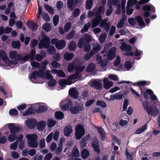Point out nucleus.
Here are the masks:
<instances>
[{
	"label": "nucleus",
	"mask_w": 160,
	"mask_h": 160,
	"mask_svg": "<svg viewBox=\"0 0 160 160\" xmlns=\"http://www.w3.org/2000/svg\"><path fill=\"white\" fill-rule=\"evenodd\" d=\"M142 104L144 109L148 115L151 114L152 116L156 117L159 114V112L157 107L154 105L148 107V102L147 101H143Z\"/></svg>",
	"instance_id": "1"
},
{
	"label": "nucleus",
	"mask_w": 160,
	"mask_h": 160,
	"mask_svg": "<svg viewBox=\"0 0 160 160\" xmlns=\"http://www.w3.org/2000/svg\"><path fill=\"white\" fill-rule=\"evenodd\" d=\"M26 138L28 140V144L29 146L32 148H36L38 145V142L37 141L38 136L37 134L32 133L28 134Z\"/></svg>",
	"instance_id": "2"
},
{
	"label": "nucleus",
	"mask_w": 160,
	"mask_h": 160,
	"mask_svg": "<svg viewBox=\"0 0 160 160\" xmlns=\"http://www.w3.org/2000/svg\"><path fill=\"white\" fill-rule=\"evenodd\" d=\"M42 38L40 41L38 45V48L40 49L44 48H48L50 45V38L46 35L42 34Z\"/></svg>",
	"instance_id": "3"
},
{
	"label": "nucleus",
	"mask_w": 160,
	"mask_h": 160,
	"mask_svg": "<svg viewBox=\"0 0 160 160\" xmlns=\"http://www.w3.org/2000/svg\"><path fill=\"white\" fill-rule=\"evenodd\" d=\"M36 53V51L35 49H32L31 50L29 54H26V55L22 57L21 55L18 54L17 55V58L16 59L20 61H23L26 62L28 61L29 58L30 60L33 61L35 59V55Z\"/></svg>",
	"instance_id": "4"
},
{
	"label": "nucleus",
	"mask_w": 160,
	"mask_h": 160,
	"mask_svg": "<svg viewBox=\"0 0 160 160\" xmlns=\"http://www.w3.org/2000/svg\"><path fill=\"white\" fill-rule=\"evenodd\" d=\"M73 104L71 100L69 99L62 100L60 103V107L61 109L64 111H66L69 108V107L73 106Z\"/></svg>",
	"instance_id": "5"
},
{
	"label": "nucleus",
	"mask_w": 160,
	"mask_h": 160,
	"mask_svg": "<svg viewBox=\"0 0 160 160\" xmlns=\"http://www.w3.org/2000/svg\"><path fill=\"white\" fill-rule=\"evenodd\" d=\"M83 104L81 102L78 103L74 106H72L70 108V113L73 114H76L79 113L80 112L84 110Z\"/></svg>",
	"instance_id": "6"
},
{
	"label": "nucleus",
	"mask_w": 160,
	"mask_h": 160,
	"mask_svg": "<svg viewBox=\"0 0 160 160\" xmlns=\"http://www.w3.org/2000/svg\"><path fill=\"white\" fill-rule=\"evenodd\" d=\"M85 67L84 66H77L75 67V73L72 75H69L68 78L69 79L74 80L77 79L79 78V73L82 72L85 69Z\"/></svg>",
	"instance_id": "7"
},
{
	"label": "nucleus",
	"mask_w": 160,
	"mask_h": 160,
	"mask_svg": "<svg viewBox=\"0 0 160 160\" xmlns=\"http://www.w3.org/2000/svg\"><path fill=\"white\" fill-rule=\"evenodd\" d=\"M102 18L101 15H96L95 17L92 20V27L93 28L97 26L102 21Z\"/></svg>",
	"instance_id": "8"
},
{
	"label": "nucleus",
	"mask_w": 160,
	"mask_h": 160,
	"mask_svg": "<svg viewBox=\"0 0 160 160\" xmlns=\"http://www.w3.org/2000/svg\"><path fill=\"white\" fill-rule=\"evenodd\" d=\"M0 54L2 60L4 61L6 64L8 65L12 64V62L8 59L7 54L5 51L3 50L1 51Z\"/></svg>",
	"instance_id": "9"
},
{
	"label": "nucleus",
	"mask_w": 160,
	"mask_h": 160,
	"mask_svg": "<svg viewBox=\"0 0 160 160\" xmlns=\"http://www.w3.org/2000/svg\"><path fill=\"white\" fill-rule=\"evenodd\" d=\"M0 54L2 60L4 61L6 64L8 65L12 64V62L8 59L7 54L5 51L3 50L1 51Z\"/></svg>",
	"instance_id": "10"
},
{
	"label": "nucleus",
	"mask_w": 160,
	"mask_h": 160,
	"mask_svg": "<svg viewBox=\"0 0 160 160\" xmlns=\"http://www.w3.org/2000/svg\"><path fill=\"white\" fill-rule=\"evenodd\" d=\"M68 94L72 98L78 99L79 98V92L75 88H71L69 90Z\"/></svg>",
	"instance_id": "11"
},
{
	"label": "nucleus",
	"mask_w": 160,
	"mask_h": 160,
	"mask_svg": "<svg viewBox=\"0 0 160 160\" xmlns=\"http://www.w3.org/2000/svg\"><path fill=\"white\" fill-rule=\"evenodd\" d=\"M8 128L10 130V132L11 134H15L18 132L20 131V128L18 127L15 126V124L10 123L8 124Z\"/></svg>",
	"instance_id": "12"
},
{
	"label": "nucleus",
	"mask_w": 160,
	"mask_h": 160,
	"mask_svg": "<svg viewBox=\"0 0 160 160\" xmlns=\"http://www.w3.org/2000/svg\"><path fill=\"white\" fill-rule=\"evenodd\" d=\"M91 145L95 152H97L98 154L100 153V150L99 146V142L98 139L94 138L93 140Z\"/></svg>",
	"instance_id": "13"
},
{
	"label": "nucleus",
	"mask_w": 160,
	"mask_h": 160,
	"mask_svg": "<svg viewBox=\"0 0 160 160\" xmlns=\"http://www.w3.org/2000/svg\"><path fill=\"white\" fill-rule=\"evenodd\" d=\"M101 80H95L92 81L91 84V86L94 87L96 90H100L102 89V84Z\"/></svg>",
	"instance_id": "14"
},
{
	"label": "nucleus",
	"mask_w": 160,
	"mask_h": 160,
	"mask_svg": "<svg viewBox=\"0 0 160 160\" xmlns=\"http://www.w3.org/2000/svg\"><path fill=\"white\" fill-rule=\"evenodd\" d=\"M25 123L26 125L29 128L33 129L36 125L37 120L31 118L26 120Z\"/></svg>",
	"instance_id": "15"
},
{
	"label": "nucleus",
	"mask_w": 160,
	"mask_h": 160,
	"mask_svg": "<svg viewBox=\"0 0 160 160\" xmlns=\"http://www.w3.org/2000/svg\"><path fill=\"white\" fill-rule=\"evenodd\" d=\"M116 48L115 47L111 48L109 50L107 55V58L109 60H112L116 57Z\"/></svg>",
	"instance_id": "16"
},
{
	"label": "nucleus",
	"mask_w": 160,
	"mask_h": 160,
	"mask_svg": "<svg viewBox=\"0 0 160 160\" xmlns=\"http://www.w3.org/2000/svg\"><path fill=\"white\" fill-rule=\"evenodd\" d=\"M103 87L106 89L110 88L113 85V83L112 81H109L108 78H104L103 80Z\"/></svg>",
	"instance_id": "17"
},
{
	"label": "nucleus",
	"mask_w": 160,
	"mask_h": 160,
	"mask_svg": "<svg viewBox=\"0 0 160 160\" xmlns=\"http://www.w3.org/2000/svg\"><path fill=\"white\" fill-rule=\"evenodd\" d=\"M66 44V42L64 40H59L57 43L55 47L58 49L61 50L65 47Z\"/></svg>",
	"instance_id": "18"
},
{
	"label": "nucleus",
	"mask_w": 160,
	"mask_h": 160,
	"mask_svg": "<svg viewBox=\"0 0 160 160\" xmlns=\"http://www.w3.org/2000/svg\"><path fill=\"white\" fill-rule=\"evenodd\" d=\"M27 25L29 28L33 31L36 30L38 28V24L33 22H28Z\"/></svg>",
	"instance_id": "19"
},
{
	"label": "nucleus",
	"mask_w": 160,
	"mask_h": 160,
	"mask_svg": "<svg viewBox=\"0 0 160 160\" xmlns=\"http://www.w3.org/2000/svg\"><path fill=\"white\" fill-rule=\"evenodd\" d=\"M120 48L121 50L125 51L126 52H129L131 50V46L128 45L125 42H123L122 43Z\"/></svg>",
	"instance_id": "20"
},
{
	"label": "nucleus",
	"mask_w": 160,
	"mask_h": 160,
	"mask_svg": "<svg viewBox=\"0 0 160 160\" xmlns=\"http://www.w3.org/2000/svg\"><path fill=\"white\" fill-rule=\"evenodd\" d=\"M63 131L64 135L68 137L72 132V127L70 126H67L64 128Z\"/></svg>",
	"instance_id": "21"
},
{
	"label": "nucleus",
	"mask_w": 160,
	"mask_h": 160,
	"mask_svg": "<svg viewBox=\"0 0 160 160\" xmlns=\"http://www.w3.org/2000/svg\"><path fill=\"white\" fill-rule=\"evenodd\" d=\"M36 125L37 129L38 130L42 131L43 130L45 127L46 126V123L44 121H41L39 122L36 124Z\"/></svg>",
	"instance_id": "22"
},
{
	"label": "nucleus",
	"mask_w": 160,
	"mask_h": 160,
	"mask_svg": "<svg viewBox=\"0 0 160 160\" xmlns=\"http://www.w3.org/2000/svg\"><path fill=\"white\" fill-rule=\"evenodd\" d=\"M89 155V152L86 149H83L81 152V156L83 159H87Z\"/></svg>",
	"instance_id": "23"
},
{
	"label": "nucleus",
	"mask_w": 160,
	"mask_h": 160,
	"mask_svg": "<svg viewBox=\"0 0 160 160\" xmlns=\"http://www.w3.org/2000/svg\"><path fill=\"white\" fill-rule=\"evenodd\" d=\"M146 92L149 95L150 99L152 101L156 100L157 98L153 93V91L150 89H148L146 90Z\"/></svg>",
	"instance_id": "24"
},
{
	"label": "nucleus",
	"mask_w": 160,
	"mask_h": 160,
	"mask_svg": "<svg viewBox=\"0 0 160 160\" xmlns=\"http://www.w3.org/2000/svg\"><path fill=\"white\" fill-rule=\"evenodd\" d=\"M55 118L58 120H62L64 117V114L63 113L60 111H57L55 113Z\"/></svg>",
	"instance_id": "25"
},
{
	"label": "nucleus",
	"mask_w": 160,
	"mask_h": 160,
	"mask_svg": "<svg viewBox=\"0 0 160 160\" xmlns=\"http://www.w3.org/2000/svg\"><path fill=\"white\" fill-rule=\"evenodd\" d=\"M12 47L14 49H19L21 47V43L19 41H14L12 43Z\"/></svg>",
	"instance_id": "26"
},
{
	"label": "nucleus",
	"mask_w": 160,
	"mask_h": 160,
	"mask_svg": "<svg viewBox=\"0 0 160 160\" xmlns=\"http://www.w3.org/2000/svg\"><path fill=\"white\" fill-rule=\"evenodd\" d=\"M64 58L67 61L71 60L74 57V55L72 53L66 52L64 54Z\"/></svg>",
	"instance_id": "27"
},
{
	"label": "nucleus",
	"mask_w": 160,
	"mask_h": 160,
	"mask_svg": "<svg viewBox=\"0 0 160 160\" xmlns=\"http://www.w3.org/2000/svg\"><path fill=\"white\" fill-rule=\"evenodd\" d=\"M136 19L137 22L140 26L143 27L145 26V23L141 16H138L136 17Z\"/></svg>",
	"instance_id": "28"
},
{
	"label": "nucleus",
	"mask_w": 160,
	"mask_h": 160,
	"mask_svg": "<svg viewBox=\"0 0 160 160\" xmlns=\"http://www.w3.org/2000/svg\"><path fill=\"white\" fill-rule=\"evenodd\" d=\"M47 110V108L44 106L41 105L39 106L38 109H35V111L38 113L44 112Z\"/></svg>",
	"instance_id": "29"
},
{
	"label": "nucleus",
	"mask_w": 160,
	"mask_h": 160,
	"mask_svg": "<svg viewBox=\"0 0 160 160\" xmlns=\"http://www.w3.org/2000/svg\"><path fill=\"white\" fill-rule=\"evenodd\" d=\"M98 131L101 137V139L104 140L106 138V135L102 127L99 128Z\"/></svg>",
	"instance_id": "30"
},
{
	"label": "nucleus",
	"mask_w": 160,
	"mask_h": 160,
	"mask_svg": "<svg viewBox=\"0 0 160 160\" xmlns=\"http://www.w3.org/2000/svg\"><path fill=\"white\" fill-rule=\"evenodd\" d=\"M91 26V24L90 22H88L85 24L81 30V33H83L85 32H88V29L90 28Z\"/></svg>",
	"instance_id": "31"
},
{
	"label": "nucleus",
	"mask_w": 160,
	"mask_h": 160,
	"mask_svg": "<svg viewBox=\"0 0 160 160\" xmlns=\"http://www.w3.org/2000/svg\"><path fill=\"white\" fill-rule=\"evenodd\" d=\"M68 7L71 10H73L75 6L73 0H68L67 2Z\"/></svg>",
	"instance_id": "32"
},
{
	"label": "nucleus",
	"mask_w": 160,
	"mask_h": 160,
	"mask_svg": "<svg viewBox=\"0 0 160 160\" xmlns=\"http://www.w3.org/2000/svg\"><path fill=\"white\" fill-rule=\"evenodd\" d=\"M95 69V65L94 63L89 64L86 68V71L89 72H93Z\"/></svg>",
	"instance_id": "33"
},
{
	"label": "nucleus",
	"mask_w": 160,
	"mask_h": 160,
	"mask_svg": "<svg viewBox=\"0 0 160 160\" xmlns=\"http://www.w3.org/2000/svg\"><path fill=\"white\" fill-rule=\"evenodd\" d=\"M150 84V82H147L146 81H139L138 82L135 83L133 84V85L134 86L137 85L139 87L147 85H148Z\"/></svg>",
	"instance_id": "34"
},
{
	"label": "nucleus",
	"mask_w": 160,
	"mask_h": 160,
	"mask_svg": "<svg viewBox=\"0 0 160 160\" xmlns=\"http://www.w3.org/2000/svg\"><path fill=\"white\" fill-rule=\"evenodd\" d=\"M93 0H87L86 2V8L87 10L90 9L93 5Z\"/></svg>",
	"instance_id": "35"
},
{
	"label": "nucleus",
	"mask_w": 160,
	"mask_h": 160,
	"mask_svg": "<svg viewBox=\"0 0 160 160\" xmlns=\"http://www.w3.org/2000/svg\"><path fill=\"white\" fill-rule=\"evenodd\" d=\"M71 156L75 157H78L79 156V151L77 148H74L72 150L71 153Z\"/></svg>",
	"instance_id": "36"
},
{
	"label": "nucleus",
	"mask_w": 160,
	"mask_h": 160,
	"mask_svg": "<svg viewBox=\"0 0 160 160\" xmlns=\"http://www.w3.org/2000/svg\"><path fill=\"white\" fill-rule=\"evenodd\" d=\"M34 113V109L32 107H30L23 113V115L27 116Z\"/></svg>",
	"instance_id": "37"
},
{
	"label": "nucleus",
	"mask_w": 160,
	"mask_h": 160,
	"mask_svg": "<svg viewBox=\"0 0 160 160\" xmlns=\"http://www.w3.org/2000/svg\"><path fill=\"white\" fill-rule=\"evenodd\" d=\"M77 66L76 65L74 64V62L70 63L68 67L67 70L69 72H72L73 70H75V67Z\"/></svg>",
	"instance_id": "38"
},
{
	"label": "nucleus",
	"mask_w": 160,
	"mask_h": 160,
	"mask_svg": "<svg viewBox=\"0 0 160 160\" xmlns=\"http://www.w3.org/2000/svg\"><path fill=\"white\" fill-rule=\"evenodd\" d=\"M75 130L76 132L85 133V129L82 125H77L76 127Z\"/></svg>",
	"instance_id": "39"
},
{
	"label": "nucleus",
	"mask_w": 160,
	"mask_h": 160,
	"mask_svg": "<svg viewBox=\"0 0 160 160\" xmlns=\"http://www.w3.org/2000/svg\"><path fill=\"white\" fill-rule=\"evenodd\" d=\"M45 8L51 15H53L54 14V11L53 8L48 4H45L44 6Z\"/></svg>",
	"instance_id": "40"
},
{
	"label": "nucleus",
	"mask_w": 160,
	"mask_h": 160,
	"mask_svg": "<svg viewBox=\"0 0 160 160\" xmlns=\"http://www.w3.org/2000/svg\"><path fill=\"white\" fill-rule=\"evenodd\" d=\"M76 43L74 41H71L69 45V49L70 51L74 50L76 48Z\"/></svg>",
	"instance_id": "41"
},
{
	"label": "nucleus",
	"mask_w": 160,
	"mask_h": 160,
	"mask_svg": "<svg viewBox=\"0 0 160 160\" xmlns=\"http://www.w3.org/2000/svg\"><path fill=\"white\" fill-rule=\"evenodd\" d=\"M147 124H145L141 127L138 129L135 132V133L137 134H140L143 132L145 130L147 129Z\"/></svg>",
	"instance_id": "42"
},
{
	"label": "nucleus",
	"mask_w": 160,
	"mask_h": 160,
	"mask_svg": "<svg viewBox=\"0 0 160 160\" xmlns=\"http://www.w3.org/2000/svg\"><path fill=\"white\" fill-rule=\"evenodd\" d=\"M101 48V47L98 44L93 47L91 51L93 54H96Z\"/></svg>",
	"instance_id": "43"
},
{
	"label": "nucleus",
	"mask_w": 160,
	"mask_h": 160,
	"mask_svg": "<svg viewBox=\"0 0 160 160\" xmlns=\"http://www.w3.org/2000/svg\"><path fill=\"white\" fill-rule=\"evenodd\" d=\"M56 121L52 119H50L47 122L48 127L49 128H52L54 127L56 123Z\"/></svg>",
	"instance_id": "44"
},
{
	"label": "nucleus",
	"mask_w": 160,
	"mask_h": 160,
	"mask_svg": "<svg viewBox=\"0 0 160 160\" xmlns=\"http://www.w3.org/2000/svg\"><path fill=\"white\" fill-rule=\"evenodd\" d=\"M107 35L105 33H102L100 35L99 38V42L101 43H103L105 41L107 38Z\"/></svg>",
	"instance_id": "45"
},
{
	"label": "nucleus",
	"mask_w": 160,
	"mask_h": 160,
	"mask_svg": "<svg viewBox=\"0 0 160 160\" xmlns=\"http://www.w3.org/2000/svg\"><path fill=\"white\" fill-rule=\"evenodd\" d=\"M63 6V4L62 1H59L57 2L56 4V7L58 11H61L62 8Z\"/></svg>",
	"instance_id": "46"
},
{
	"label": "nucleus",
	"mask_w": 160,
	"mask_h": 160,
	"mask_svg": "<svg viewBox=\"0 0 160 160\" xmlns=\"http://www.w3.org/2000/svg\"><path fill=\"white\" fill-rule=\"evenodd\" d=\"M42 29L45 31L48 32L51 30L50 24L48 23H46L42 26Z\"/></svg>",
	"instance_id": "47"
},
{
	"label": "nucleus",
	"mask_w": 160,
	"mask_h": 160,
	"mask_svg": "<svg viewBox=\"0 0 160 160\" xmlns=\"http://www.w3.org/2000/svg\"><path fill=\"white\" fill-rule=\"evenodd\" d=\"M108 7L109 9H107L106 11V15L107 16H109L111 15L112 12L113 11V9L112 6L111 5H108L107 4Z\"/></svg>",
	"instance_id": "48"
},
{
	"label": "nucleus",
	"mask_w": 160,
	"mask_h": 160,
	"mask_svg": "<svg viewBox=\"0 0 160 160\" xmlns=\"http://www.w3.org/2000/svg\"><path fill=\"white\" fill-rule=\"evenodd\" d=\"M18 54L17 52L15 51H12L9 53V58L11 59H15L16 58Z\"/></svg>",
	"instance_id": "49"
},
{
	"label": "nucleus",
	"mask_w": 160,
	"mask_h": 160,
	"mask_svg": "<svg viewBox=\"0 0 160 160\" xmlns=\"http://www.w3.org/2000/svg\"><path fill=\"white\" fill-rule=\"evenodd\" d=\"M44 70L45 69L42 68L38 70V71H37L38 76V77L40 78L44 77Z\"/></svg>",
	"instance_id": "50"
},
{
	"label": "nucleus",
	"mask_w": 160,
	"mask_h": 160,
	"mask_svg": "<svg viewBox=\"0 0 160 160\" xmlns=\"http://www.w3.org/2000/svg\"><path fill=\"white\" fill-rule=\"evenodd\" d=\"M47 52L50 55H52L56 52V49L53 46H51L47 49Z\"/></svg>",
	"instance_id": "51"
},
{
	"label": "nucleus",
	"mask_w": 160,
	"mask_h": 160,
	"mask_svg": "<svg viewBox=\"0 0 160 160\" xmlns=\"http://www.w3.org/2000/svg\"><path fill=\"white\" fill-rule=\"evenodd\" d=\"M59 21V17L58 15H55L53 17V23L55 26H57L58 25Z\"/></svg>",
	"instance_id": "52"
},
{
	"label": "nucleus",
	"mask_w": 160,
	"mask_h": 160,
	"mask_svg": "<svg viewBox=\"0 0 160 160\" xmlns=\"http://www.w3.org/2000/svg\"><path fill=\"white\" fill-rule=\"evenodd\" d=\"M51 65L54 68H58L61 66L60 63L58 62L57 61L54 60L51 63Z\"/></svg>",
	"instance_id": "53"
},
{
	"label": "nucleus",
	"mask_w": 160,
	"mask_h": 160,
	"mask_svg": "<svg viewBox=\"0 0 160 160\" xmlns=\"http://www.w3.org/2000/svg\"><path fill=\"white\" fill-rule=\"evenodd\" d=\"M38 43V42L37 40L34 39H33L31 41L30 44V46L31 48H34L37 45Z\"/></svg>",
	"instance_id": "54"
},
{
	"label": "nucleus",
	"mask_w": 160,
	"mask_h": 160,
	"mask_svg": "<svg viewBox=\"0 0 160 160\" xmlns=\"http://www.w3.org/2000/svg\"><path fill=\"white\" fill-rule=\"evenodd\" d=\"M42 18L46 22H49L50 20V18L49 15L46 12L42 13Z\"/></svg>",
	"instance_id": "55"
},
{
	"label": "nucleus",
	"mask_w": 160,
	"mask_h": 160,
	"mask_svg": "<svg viewBox=\"0 0 160 160\" xmlns=\"http://www.w3.org/2000/svg\"><path fill=\"white\" fill-rule=\"evenodd\" d=\"M9 114L11 116H16L18 114V112L16 109H11L9 111Z\"/></svg>",
	"instance_id": "56"
},
{
	"label": "nucleus",
	"mask_w": 160,
	"mask_h": 160,
	"mask_svg": "<svg viewBox=\"0 0 160 160\" xmlns=\"http://www.w3.org/2000/svg\"><path fill=\"white\" fill-rule=\"evenodd\" d=\"M94 54L90 51L89 53L85 54L83 57V58L85 60H88Z\"/></svg>",
	"instance_id": "57"
},
{
	"label": "nucleus",
	"mask_w": 160,
	"mask_h": 160,
	"mask_svg": "<svg viewBox=\"0 0 160 160\" xmlns=\"http://www.w3.org/2000/svg\"><path fill=\"white\" fill-rule=\"evenodd\" d=\"M97 106L99 105L103 108H106L107 106L106 104L104 101L102 100H98L96 102Z\"/></svg>",
	"instance_id": "58"
},
{
	"label": "nucleus",
	"mask_w": 160,
	"mask_h": 160,
	"mask_svg": "<svg viewBox=\"0 0 160 160\" xmlns=\"http://www.w3.org/2000/svg\"><path fill=\"white\" fill-rule=\"evenodd\" d=\"M57 83L56 80L54 79H51L48 82V86L51 87L54 86Z\"/></svg>",
	"instance_id": "59"
},
{
	"label": "nucleus",
	"mask_w": 160,
	"mask_h": 160,
	"mask_svg": "<svg viewBox=\"0 0 160 160\" xmlns=\"http://www.w3.org/2000/svg\"><path fill=\"white\" fill-rule=\"evenodd\" d=\"M121 62V58L119 56H117L116 59L114 62V65L115 67L118 66Z\"/></svg>",
	"instance_id": "60"
},
{
	"label": "nucleus",
	"mask_w": 160,
	"mask_h": 160,
	"mask_svg": "<svg viewBox=\"0 0 160 160\" xmlns=\"http://www.w3.org/2000/svg\"><path fill=\"white\" fill-rule=\"evenodd\" d=\"M72 24L70 22H67L64 26V30L65 32H68L70 29Z\"/></svg>",
	"instance_id": "61"
},
{
	"label": "nucleus",
	"mask_w": 160,
	"mask_h": 160,
	"mask_svg": "<svg viewBox=\"0 0 160 160\" xmlns=\"http://www.w3.org/2000/svg\"><path fill=\"white\" fill-rule=\"evenodd\" d=\"M59 83L61 86L62 87L64 86L65 85H70L71 83H67V80H65L64 79H61L59 80Z\"/></svg>",
	"instance_id": "62"
},
{
	"label": "nucleus",
	"mask_w": 160,
	"mask_h": 160,
	"mask_svg": "<svg viewBox=\"0 0 160 160\" xmlns=\"http://www.w3.org/2000/svg\"><path fill=\"white\" fill-rule=\"evenodd\" d=\"M39 146L41 148H43L45 147V142L44 139L42 138L40 140Z\"/></svg>",
	"instance_id": "63"
},
{
	"label": "nucleus",
	"mask_w": 160,
	"mask_h": 160,
	"mask_svg": "<svg viewBox=\"0 0 160 160\" xmlns=\"http://www.w3.org/2000/svg\"><path fill=\"white\" fill-rule=\"evenodd\" d=\"M104 8L103 6H100L96 15H101L103 14L104 12Z\"/></svg>",
	"instance_id": "64"
}]
</instances>
